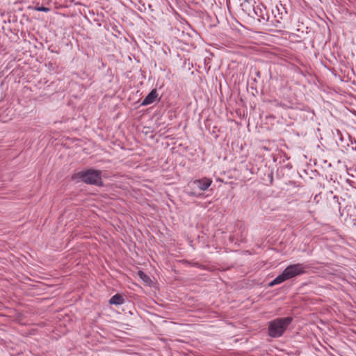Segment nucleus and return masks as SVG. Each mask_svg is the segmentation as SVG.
Returning <instances> with one entry per match:
<instances>
[{
    "label": "nucleus",
    "mask_w": 356,
    "mask_h": 356,
    "mask_svg": "<svg viewBox=\"0 0 356 356\" xmlns=\"http://www.w3.org/2000/svg\"><path fill=\"white\" fill-rule=\"evenodd\" d=\"M292 321V318H277L268 323V334L271 337H281Z\"/></svg>",
    "instance_id": "2"
},
{
    "label": "nucleus",
    "mask_w": 356,
    "mask_h": 356,
    "mask_svg": "<svg viewBox=\"0 0 356 356\" xmlns=\"http://www.w3.org/2000/svg\"><path fill=\"white\" fill-rule=\"evenodd\" d=\"M37 10L38 11H43V12H47L49 10V8H46V7H39L37 8Z\"/></svg>",
    "instance_id": "8"
},
{
    "label": "nucleus",
    "mask_w": 356,
    "mask_h": 356,
    "mask_svg": "<svg viewBox=\"0 0 356 356\" xmlns=\"http://www.w3.org/2000/svg\"><path fill=\"white\" fill-rule=\"evenodd\" d=\"M157 97V92L156 90H152L147 96L143 99L142 105H149L153 103Z\"/></svg>",
    "instance_id": "5"
},
{
    "label": "nucleus",
    "mask_w": 356,
    "mask_h": 356,
    "mask_svg": "<svg viewBox=\"0 0 356 356\" xmlns=\"http://www.w3.org/2000/svg\"><path fill=\"white\" fill-rule=\"evenodd\" d=\"M79 175L85 183L96 185L102 184L101 172L99 170L91 169L86 172H81Z\"/></svg>",
    "instance_id": "4"
},
{
    "label": "nucleus",
    "mask_w": 356,
    "mask_h": 356,
    "mask_svg": "<svg viewBox=\"0 0 356 356\" xmlns=\"http://www.w3.org/2000/svg\"><path fill=\"white\" fill-rule=\"evenodd\" d=\"M306 266L302 264H296L287 266L282 274L278 275L270 283V286H274L291 279L296 276L302 275L305 273Z\"/></svg>",
    "instance_id": "1"
},
{
    "label": "nucleus",
    "mask_w": 356,
    "mask_h": 356,
    "mask_svg": "<svg viewBox=\"0 0 356 356\" xmlns=\"http://www.w3.org/2000/svg\"><path fill=\"white\" fill-rule=\"evenodd\" d=\"M138 275L145 282H147L149 280V277L142 271L138 272Z\"/></svg>",
    "instance_id": "7"
},
{
    "label": "nucleus",
    "mask_w": 356,
    "mask_h": 356,
    "mask_svg": "<svg viewBox=\"0 0 356 356\" xmlns=\"http://www.w3.org/2000/svg\"><path fill=\"white\" fill-rule=\"evenodd\" d=\"M109 303L111 305H122L124 303V298L120 294L114 295L109 300Z\"/></svg>",
    "instance_id": "6"
},
{
    "label": "nucleus",
    "mask_w": 356,
    "mask_h": 356,
    "mask_svg": "<svg viewBox=\"0 0 356 356\" xmlns=\"http://www.w3.org/2000/svg\"><path fill=\"white\" fill-rule=\"evenodd\" d=\"M263 22L268 21V17H265L264 15L261 16Z\"/></svg>",
    "instance_id": "9"
},
{
    "label": "nucleus",
    "mask_w": 356,
    "mask_h": 356,
    "mask_svg": "<svg viewBox=\"0 0 356 356\" xmlns=\"http://www.w3.org/2000/svg\"><path fill=\"white\" fill-rule=\"evenodd\" d=\"M212 182V179L207 177H204L191 181L188 184V186L191 189L189 195L197 196L198 191H206L211 185Z\"/></svg>",
    "instance_id": "3"
}]
</instances>
